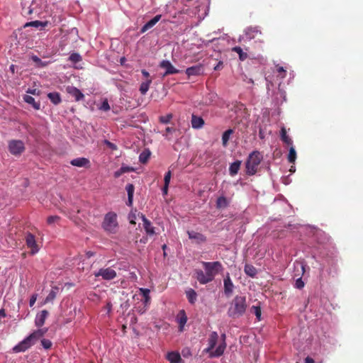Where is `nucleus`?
<instances>
[{
	"label": "nucleus",
	"mask_w": 363,
	"mask_h": 363,
	"mask_svg": "<svg viewBox=\"0 0 363 363\" xmlns=\"http://www.w3.org/2000/svg\"><path fill=\"white\" fill-rule=\"evenodd\" d=\"M201 264L205 272L201 269H196L194 272L195 277L201 284L212 281L215 277L223 270V266L218 261L202 262Z\"/></svg>",
	"instance_id": "obj_1"
},
{
	"label": "nucleus",
	"mask_w": 363,
	"mask_h": 363,
	"mask_svg": "<svg viewBox=\"0 0 363 363\" xmlns=\"http://www.w3.org/2000/svg\"><path fill=\"white\" fill-rule=\"evenodd\" d=\"M246 308V298L245 296H236L228 310V314L233 318H239L245 313Z\"/></svg>",
	"instance_id": "obj_2"
},
{
	"label": "nucleus",
	"mask_w": 363,
	"mask_h": 363,
	"mask_svg": "<svg viewBox=\"0 0 363 363\" xmlns=\"http://www.w3.org/2000/svg\"><path fill=\"white\" fill-rule=\"evenodd\" d=\"M262 160V156L259 151H253L251 152L245 163L246 174L249 176L255 174Z\"/></svg>",
	"instance_id": "obj_3"
},
{
	"label": "nucleus",
	"mask_w": 363,
	"mask_h": 363,
	"mask_svg": "<svg viewBox=\"0 0 363 363\" xmlns=\"http://www.w3.org/2000/svg\"><path fill=\"white\" fill-rule=\"evenodd\" d=\"M102 227L105 231L109 233H116L118 228L117 215L113 212L106 214Z\"/></svg>",
	"instance_id": "obj_4"
},
{
	"label": "nucleus",
	"mask_w": 363,
	"mask_h": 363,
	"mask_svg": "<svg viewBox=\"0 0 363 363\" xmlns=\"http://www.w3.org/2000/svg\"><path fill=\"white\" fill-rule=\"evenodd\" d=\"M9 150L13 155H21L25 150V145L20 140H13L9 143Z\"/></svg>",
	"instance_id": "obj_5"
},
{
	"label": "nucleus",
	"mask_w": 363,
	"mask_h": 363,
	"mask_svg": "<svg viewBox=\"0 0 363 363\" xmlns=\"http://www.w3.org/2000/svg\"><path fill=\"white\" fill-rule=\"evenodd\" d=\"M95 277H101L104 280H112L117 276L116 271L111 267L101 268L94 274Z\"/></svg>",
	"instance_id": "obj_6"
},
{
	"label": "nucleus",
	"mask_w": 363,
	"mask_h": 363,
	"mask_svg": "<svg viewBox=\"0 0 363 363\" xmlns=\"http://www.w3.org/2000/svg\"><path fill=\"white\" fill-rule=\"evenodd\" d=\"M26 244L30 250V254L35 255L39 251V247L36 242L35 237L30 233H27L25 238Z\"/></svg>",
	"instance_id": "obj_7"
},
{
	"label": "nucleus",
	"mask_w": 363,
	"mask_h": 363,
	"mask_svg": "<svg viewBox=\"0 0 363 363\" xmlns=\"http://www.w3.org/2000/svg\"><path fill=\"white\" fill-rule=\"evenodd\" d=\"M33 345V342L29 339L28 337H26L25 339H23L22 341H21L18 345L14 346L12 349L13 352L15 353L18 352H24L26 350H28L29 348H30Z\"/></svg>",
	"instance_id": "obj_8"
},
{
	"label": "nucleus",
	"mask_w": 363,
	"mask_h": 363,
	"mask_svg": "<svg viewBox=\"0 0 363 363\" xmlns=\"http://www.w3.org/2000/svg\"><path fill=\"white\" fill-rule=\"evenodd\" d=\"M48 329L47 328H38V330H34L32 333H30L28 337L31 340L33 345L40 338H42L45 333L48 332Z\"/></svg>",
	"instance_id": "obj_9"
},
{
	"label": "nucleus",
	"mask_w": 363,
	"mask_h": 363,
	"mask_svg": "<svg viewBox=\"0 0 363 363\" xmlns=\"http://www.w3.org/2000/svg\"><path fill=\"white\" fill-rule=\"evenodd\" d=\"M160 67L165 69V72L164 74V76H167L169 74H173L179 73V70L177 69L168 60H162L160 63Z\"/></svg>",
	"instance_id": "obj_10"
},
{
	"label": "nucleus",
	"mask_w": 363,
	"mask_h": 363,
	"mask_svg": "<svg viewBox=\"0 0 363 363\" xmlns=\"http://www.w3.org/2000/svg\"><path fill=\"white\" fill-rule=\"evenodd\" d=\"M66 91L73 96L75 99V101H79L84 99V95L82 93V91L77 89V87H74L73 86H67L66 87Z\"/></svg>",
	"instance_id": "obj_11"
},
{
	"label": "nucleus",
	"mask_w": 363,
	"mask_h": 363,
	"mask_svg": "<svg viewBox=\"0 0 363 363\" xmlns=\"http://www.w3.org/2000/svg\"><path fill=\"white\" fill-rule=\"evenodd\" d=\"M48 315L49 313L47 310H43L39 313H38L35 319V326L40 328L45 324V320Z\"/></svg>",
	"instance_id": "obj_12"
},
{
	"label": "nucleus",
	"mask_w": 363,
	"mask_h": 363,
	"mask_svg": "<svg viewBox=\"0 0 363 363\" xmlns=\"http://www.w3.org/2000/svg\"><path fill=\"white\" fill-rule=\"evenodd\" d=\"M203 67L201 65H197L190 67L186 69V74L189 77L191 76H199L203 73Z\"/></svg>",
	"instance_id": "obj_13"
},
{
	"label": "nucleus",
	"mask_w": 363,
	"mask_h": 363,
	"mask_svg": "<svg viewBox=\"0 0 363 363\" xmlns=\"http://www.w3.org/2000/svg\"><path fill=\"white\" fill-rule=\"evenodd\" d=\"M187 234L189 239L194 240L197 244L203 243L206 241V237L200 233H197L194 230H189L187 231Z\"/></svg>",
	"instance_id": "obj_14"
},
{
	"label": "nucleus",
	"mask_w": 363,
	"mask_h": 363,
	"mask_svg": "<svg viewBox=\"0 0 363 363\" xmlns=\"http://www.w3.org/2000/svg\"><path fill=\"white\" fill-rule=\"evenodd\" d=\"M70 164L78 167H90V161L85 157H78L71 160Z\"/></svg>",
	"instance_id": "obj_15"
},
{
	"label": "nucleus",
	"mask_w": 363,
	"mask_h": 363,
	"mask_svg": "<svg viewBox=\"0 0 363 363\" xmlns=\"http://www.w3.org/2000/svg\"><path fill=\"white\" fill-rule=\"evenodd\" d=\"M218 335L216 332H212L208 338V347L204 350V352L206 353L210 352L216 345L218 342Z\"/></svg>",
	"instance_id": "obj_16"
},
{
	"label": "nucleus",
	"mask_w": 363,
	"mask_h": 363,
	"mask_svg": "<svg viewBox=\"0 0 363 363\" xmlns=\"http://www.w3.org/2000/svg\"><path fill=\"white\" fill-rule=\"evenodd\" d=\"M162 16L160 14L155 16L150 21L147 22L141 28L140 32L142 33L146 32L150 28H152L160 19Z\"/></svg>",
	"instance_id": "obj_17"
},
{
	"label": "nucleus",
	"mask_w": 363,
	"mask_h": 363,
	"mask_svg": "<svg viewBox=\"0 0 363 363\" xmlns=\"http://www.w3.org/2000/svg\"><path fill=\"white\" fill-rule=\"evenodd\" d=\"M142 220L143 222L144 229L146 233L149 235H153L155 232V228L152 225L151 222L146 218L144 215H142Z\"/></svg>",
	"instance_id": "obj_18"
},
{
	"label": "nucleus",
	"mask_w": 363,
	"mask_h": 363,
	"mask_svg": "<svg viewBox=\"0 0 363 363\" xmlns=\"http://www.w3.org/2000/svg\"><path fill=\"white\" fill-rule=\"evenodd\" d=\"M191 123L193 128L199 129L203 126L204 120L201 117L193 114L191 116Z\"/></svg>",
	"instance_id": "obj_19"
},
{
	"label": "nucleus",
	"mask_w": 363,
	"mask_h": 363,
	"mask_svg": "<svg viewBox=\"0 0 363 363\" xmlns=\"http://www.w3.org/2000/svg\"><path fill=\"white\" fill-rule=\"evenodd\" d=\"M167 359L170 363H184L179 353L177 352H168Z\"/></svg>",
	"instance_id": "obj_20"
},
{
	"label": "nucleus",
	"mask_w": 363,
	"mask_h": 363,
	"mask_svg": "<svg viewBox=\"0 0 363 363\" xmlns=\"http://www.w3.org/2000/svg\"><path fill=\"white\" fill-rule=\"evenodd\" d=\"M234 285L229 275L224 279V292L227 296L232 294Z\"/></svg>",
	"instance_id": "obj_21"
},
{
	"label": "nucleus",
	"mask_w": 363,
	"mask_h": 363,
	"mask_svg": "<svg viewBox=\"0 0 363 363\" xmlns=\"http://www.w3.org/2000/svg\"><path fill=\"white\" fill-rule=\"evenodd\" d=\"M23 99L26 103L31 105L34 109L39 110L40 108V102L39 101H35L33 96L26 94L23 96Z\"/></svg>",
	"instance_id": "obj_22"
},
{
	"label": "nucleus",
	"mask_w": 363,
	"mask_h": 363,
	"mask_svg": "<svg viewBox=\"0 0 363 363\" xmlns=\"http://www.w3.org/2000/svg\"><path fill=\"white\" fill-rule=\"evenodd\" d=\"M225 347H226L225 342H223L222 344L218 345V347L216 349L215 351L211 350L210 352H208L209 357L211 358L220 357L223 354Z\"/></svg>",
	"instance_id": "obj_23"
},
{
	"label": "nucleus",
	"mask_w": 363,
	"mask_h": 363,
	"mask_svg": "<svg viewBox=\"0 0 363 363\" xmlns=\"http://www.w3.org/2000/svg\"><path fill=\"white\" fill-rule=\"evenodd\" d=\"M50 24L49 21H33L28 23H26L24 26V27H35V28H40V30H43L45 27L48 26V25Z\"/></svg>",
	"instance_id": "obj_24"
},
{
	"label": "nucleus",
	"mask_w": 363,
	"mask_h": 363,
	"mask_svg": "<svg viewBox=\"0 0 363 363\" xmlns=\"http://www.w3.org/2000/svg\"><path fill=\"white\" fill-rule=\"evenodd\" d=\"M125 190L128 193V206H132L133 199V194L135 191V186L133 184H128L125 186Z\"/></svg>",
	"instance_id": "obj_25"
},
{
	"label": "nucleus",
	"mask_w": 363,
	"mask_h": 363,
	"mask_svg": "<svg viewBox=\"0 0 363 363\" xmlns=\"http://www.w3.org/2000/svg\"><path fill=\"white\" fill-rule=\"evenodd\" d=\"M48 97L54 105H58L62 101L60 93L56 91L48 93Z\"/></svg>",
	"instance_id": "obj_26"
},
{
	"label": "nucleus",
	"mask_w": 363,
	"mask_h": 363,
	"mask_svg": "<svg viewBox=\"0 0 363 363\" xmlns=\"http://www.w3.org/2000/svg\"><path fill=\"white\" fill-rule=\"evenodd\" d=\"M241 161L236 160L235 162L230 164L229 167V173L230 176L233 177L236 175L240 168Z\"/></svg>",
	"instance_id": "obj_27"
},
{
	"label": "nucleus",
	"mask_w": 363,
	"mask_h": 363,
	"mask_svg": "<svg viewBox=\"0 0 363 363\" xmlns=\"http://www.w3.org/2000/svg\"><path fill=\"white\" fill-rule=\"evenodd\" d=\"M244 271L245 274L250 277H255L257 273V269L250 264H246L245 265Z\"/></svg>",
	"instance_id": "obj_28"
},
{
	"label": "nucleus",
	"mask_w": 363,
	"mask_h": 363,
	"mask_svg": "<svg viewBox=\"0 0 363 363\" xmlns=\"http://www.w3.org/2000/svg\"><path fill=\"white\" fill-rule=\"evenodd\" d=\"M281 139L288 145H292L293 141L286 133V130L284 127L281 128Z\"/></svg>",
	"instance_id": "obj_29"
},
{
	"label": "nucleus",
	"mask_w": 363,
	"mask_h": 363,
	"mask_svg": "<svg viewBox=\"0 0 363 363\" xmlns=\"http://www.w3.org/2000/svg\"><path fill=\"white\" fill-rule=\"evenodd\" d=\"M186 295L190 303L194 304L196 302L197 298V294L194 289H190L188 291H186Z\"/></svg>",
	"instance_id": "obj_30"
},
{
	"label": "nucleus",
	"mask_w": 363,
	"mask_h": 363,
	"mask_svg": "<svg viewBox=\"0 0 363 363\" xmlns=\"http://www.w3.org/2000/svg\"><path fill=\"white\" fill-rule=\"evenodd\" d=\"M140 294H142L144 298L143 302L145 303V306H146L149 305L150 303V291L148 289L140 288Z\"/></svg>",
	"instance_id": "obj_31"
},
{
	"label": "nucleus",
	"mask_w": 363,
	"mask_h": 363,
	"mask_svg": "<svg viewBox=\"0 0 363 363\" xmlns=\"http://www.w3.org/2000/svg\"><path fill=\"white\" fill-rule=\"evenodd\" d=\"M57 291H58L57 287L52 288V290L50 291L49 294L45 298L43 303L46 304L49 302L52 301L56 298Z\"/></svg>",
	"instance_id": "obj_32"
},
{
	"label": "nucleus",
	"mask_w": 363,
	"mask_h": 363,
	"mask_svg": "<svg viewBox=\"0 0 363 363\" xmlns=\"http://www.w3.org/2000/svg\"><path fill=\"white\" fill-rule=\"evenodd\" d=\"M179 315H180V316L179 318L178 323L179 324V330H180V331H182L184 325L186 323L187 317H186L185 311L184 310L180 311Z\"/></svg>",
	"instance_id": "obj_33"
},
{
	"label": "nucleus",
	"mask_w": 363,
	"mask_h": 363,
	"mask_svg": "<svg viewBox=\"0 0 363 363\" xmlns=\"http://www.w3.org/2000/svg\"><path fill=\"white\" fill-rule=\"evenodd\" d=\"M151 83L152 79H148L145 82L141 83L140 86V91L143 95L146 94Z\"/></svg>",
	"instance_id": "obj_34"
},
{
	"label": "nucleus",
	"mask_w": 363,
	"mask_h": 363,
	"mask_svg": "<svg viewBox=\"0 0 363 363\" xmlns=\"http://www.w3.org/2000/svg\"><path fill=\"white\" fill-rule=\"evenodd\" d=\"M232 50L239 55V58L241 61L245 60L248 57L247 54L243 52L240 47L235 46L232 48Z\"/></svg>",
	"instance_id": "obj_35"
},
{
	"label": "nucleus",
	"mask_w": 363,
	"mask_h": 363,
	"mask_svg": "<svg viewBox=\"0 0 363 363\" xmlns=\"http://www.w3.org/2000/svg\"><path fill=\"white\" fill-rule=\"evenodd\" d=\"M228 206V201L225 196H220L216 201V207L218 208H224Z\"/></svg>",
	"instance_id": "obj_36"
},
{
	"label": "nucleus",
	"mask_w": 363,
	"mask_h": 363,
	"mask_svg": "<svg viewBox=\"0 0 363 363\" xmlns=\"http://www.w3.org/2000/svg\"><path fill=\"white\" fill-rule=\"evenodd\" d=\"M233 130L232 129H228L225 130L222 135V144L224 147H225L228 143L230 139V136L233 134Z\"/></svg>",
	"instance_id": "obj_37"
},
{
	"label": "nucleus",
	"mask_w": 363,
	"mask_h": 363,
	"mask_svg": "<svg viewBox=\"0 0 363 363\" xmlns=\"http://www.w3.org/2000/svg\"><path fill=\"white\" fill-rule=\"evenodd\" d=\"M32 60L35 63V66L38 68L45 67L47 66L48 62L42 61L38 56L33 55Z\"/></svg>",
	"instance_id": "obj_38"
},
{
	"label": "nucleus",
	"mask_w": 363,
	"mask_h": 363,
	"mask_svg": "<svg viewBox=\"0 0 363 363\" xmlns=\"http://www.w3.org/2000/svg\"><path fill=\"white\" fill-rule=\"evenodd\" d=\"M296 159V152L294 147L291 145L289 149V152L288 155V160L291 163H294Z\"/></svg>",
	"instance_id": "obj_39"
},
{
	"label": "nucleus",
	"mask_w": 363,
	"mask_h": 363,
	"mask_svg": "<svg viewBox=\"0 0 363 363\" xmlns=\"http://www.w3.org/2000/svg\"><path fill=\"white\" fill-rule=\"evenodd\" d=\"M177 131L176 128L173 127H167L165 128L164 132L162 133V135L165 137V138L168 140H172V138L169 136V134L174 133Z\"/></svg>",
	"instance_id": "obj_40"
},
{
	"label": "nucleus",
	"mask_w": 363,
	"mask_h": 363,
	"mask_svg": "<svg viewBox=\"0 0 363 363\" xmlns=\"http://www.w3.org/2000/svg\"><path fill=\"white\" fill-rule=\"evenodd\" d=\"M150 156V152L149 151H143L140 153L139 156V160L141 163H146L149 160Z\"/></svg>",
	"instance_id": "obj_41"
},
{
	"label": "nucleus",
	"mask_w": 363,
	"mask_h": 363,
	"mask_svg": "<svg viewBox=\"0 0 363 363\" xmlns=\"http://www.w3.org/2000/svg\"><path fill=\"white\" fill-rule=\"evenodd\" d=\"M173 116L172 113H169L166 116H162L159 118V121L160 123H164V124H167L169 123L172 118Z\"/></svg>",
	"instance_id": "obj_42"
},
{
	"label": "nucleus",
	"mask_w": 363,
	"mask_h": 363,
	"mask_svg": "<svg viewBox=\"0 0 363 363\" xmlns=\"http://www.w3.org/2000/svg\"><path fill=\"white\" fill-rule=\"evenodd\" d=\"M251 311L255 313V315H256V317L258 319V320H260V317H261V314H262L260 306H252L251 307Z\"/></svg>",
	"instance_id": "obj_43"
},
{
	"label": "nucleus",
	"mask_w": 363,
	"mask_h": 363,
	"mask_svg": "<svg viewBox=\"0 0 363 363\" xmlns=\"http://www.w3.org/2000/svg\"><path fill=\"white\" fill-rule=\"evenodd\" d=\"M41 345L46 350L50 349L52 345V342L48 339H42Z\"/></svg>",
	"instance_id": "obj_44"
},
{
	"label": "nucleus",
	"mask_w": 363,
	"mask_h": 363,
	"mask_svg": "<svg viewBox=\"0 0 363 363\" xmlns=\"http://www.w3.org/2000/svg\"><path fill=\"white\" fill-rule=\"evenodd\" d=\"M60 220V217L58 216H50L47 218V223L48 225L57 222Z\"/></svg>",
	"instance_id": "obj_45"
},
{
	"label": "nucleus",
	"mask_w": 363,
	"mask_h": 363,
	"mask_svg": "<svg viewBox=\"0 0 363 363\" xmlns=\"http://www.w3.org/2000/svg\"><path fill=\"white\" fill-rule=\"evenodd\" d=\"M110 106L108 104V100L106 99L103 101L101 105L99 107L100 110L108 111L110 110Z\"/></svg>",
	"instance_id": "obj_46"
},
{
	"label": "nucleus",
	"mask_w": 363,
	"mask_h": 363,
	"mask_svg": "<svg viewBox=\"0 0 363 363\" xmlns=\"http://www.w3.org/2000/svg\"><path fill=\"white\" fill-rule=\"evenodd\" d=\"M69 60L73 62H78L81 60V57L79 54L77 53H72L70 56H69Z\"/></svg>",
	"instance_id": "obj_47"
},
{
	"label": "nucleus",
	"mask_w": 363,
	"mask_h": 363,
	"mask_svg": "<svg viewBox=\"0 0 363 363\" xmlns=\"http://www.w3.org/2000/svg\"><path fill=\"white\" fill-rule=\"evenodd\" d=\"M171 177H172V173H171V171L169 170L167 172H166V174L164 175V184H166V185L169 184Z\"/></svg>",
	"instance_id": "obj_48"
},
{
	"label": "nucleus",
	"mask_w": 363,
	"mask_h": 363,
	"mask_svg": "<svg viewBox=\"0 0 363 363\" xmlns=\"http://www.w3.org/2000/svg\"><path fill=\"white\" fill-rule=\"evenodd\" d=\"M104 144L108 147H109L110 149H111L112 150H117V145H115L114 143L110 142L109 140H104Z\"/></svg>",
	"instance_id": "obj_49"
},
{
	"label": "nucleus",
	"mask_w": 363,
	"mask_h": 363,
	"mask_svg": "<svg viewBox=\"0 0 363 363\" xmlns=\"http://www.w3.org/2000/svg\"><path fill=\"white\" fill-rule=\"evenodd\" d=\"M277 71L281 74V78H284L286 77V70L283 67L277 65Z\"/></svg>",
	"instance_id": "obj_50"
},
{
	"label": "nucleus",
	"mask_w": 363,
	"mask_h": 363,
	"mask_svg": "<svg viewBox=\"0 0 363 363\" xmlns=\"http://www.w3.org/2000/svg\"><path fill=\"white\" fill-rule=\"evenodd\" d=\"M26 92L34 96H39L40 94V91L37 89H28Z\"/></svg>",
	"instance_id": "obj_51"
},
{
	"label": "nucleus",
	"mask_w": 363,
	"mask_h": 363,
	"mask_svg": "<svg viewBox=\"0 0 363 363\" xmlns=\"http://www.w3.org/2000/svg\"><path fill=\"white\" fill-rule=\"evenodd\" d=\"M295 286L299 289H302L304 286V282L302 281L301 278H298L296 279Z\"/></svg>",
	"instance_id": "obj_52"
},
{
	"label": "nucleus",
	"mask_w": 363,
	"mask_h": 363,
	"mask_svg": "<svg viewBox=\"0 0 363 363\" xmlns=\"http://www.w3.org/2000/svg\"><path fill=\"white\" fill-rule=\"evenodd\" d=\"M38 294H34L30 298L29 305L30 307H33L37 300Z\"/></svg>",
	"instance_id": "obj_53"
},
{
	"label": "nucleus",
	"mask_w": 363,
	"mask_h": 363,
	"mask_svg": "<svg viewBox=\"0 0 363 363\" xmlns=\"http://www.w3.org/2000/svg\"><path fill=\"white\" fill-rule=\"evenodd\" d=\"M223 67V62L220 61L215 67L214 70L218 71L222 69Z\"/></svg>",
	"instance_id": "obj_54"
},
{
	"label": "nucleus",
	"mask_w": 363,
	"mask_h": 363,
	"mask_svg": "<svg viewBox=\"0 0 363 363\" xmlns=\"http://www.w3.org/2000/svg\"><path fill=\"white\" fill-rule=\"evenodd\" d=\"M168 188L169 185L164 184V186L162 188V194L163 195H167L168 193Z\"/></svg>",
	"instance_id": "obj_55"
},
{
	"label": "nucleus",
	"mask_w": 363,
	"mask_h": 363,
	"mask_svg": "<svg viewBox=\"0 0 363 363\" xmlns=\"http://www.w3.org/2000/svg\"><path fill=\"white\" fill-rule=\"evenodd\" d=\"M123 174V171L121 170L120 169L118 170H117L116 172H114V177L116 178H118L121 175Z\"/></svg>",
	"instance_id": "obj_56"
},
{
	"label": "nucleus",
	"mask_w": 363,
	"mask_h": 363,
	"mask_svg": "<svg viewBox=\"0 0 363 363\" xmlns=\"http://www.w3.org/2000/svg\"><path fill=\"white\" fill-rule=\"evenodd\" d=\"M141 72H142L143 75L145 78H147V79H148V78L150 77V74H149V72H148L147 71H146L145 69H143Z\"/></svg>",
	"instance_id": "obj_57"
},
{
	"label": "nucleus",
	"mask_w": 363,
	"mask_h": 363,
	"mask_svg": "<svg viewBox=\"0 0 363 363\" xmlns=\"http://www.w3.org/2000/svg\"><path fill=\"white\" fill-rule=\"evenodd\" d=\"M123 171V174L129 172L131 169L128 167H122L120 168Z\"/></svg>",
	"instance_id": "obj_58"
},
{
	"label": "nucleus",
	"mask_w": 363,
	"mask_h": 363,
	"mask_svg": "<svg viewBox=\"0 0 363 363\" xmlns=\"http://www.w3.org/2000/svg\"><path fill=\"white\" fill-rule=\"evenodd\" d=\"M314 360L310 357H307L306 359H305V363H314Z\"/></svg>",
	"instance_id": "obj_59"
},
{
	"label": "nucleus",
	"mask_w": 363,
	"mask_h": 363,
	"mask_svg": "<svg viewBox=\"0 0 363 363\" xmlns=\"http://www.w3.org/2000/svg\"><path fill=\"white\" fill-rule=\"evenodd\" d=\"M95 255V253L94 252H91V251H88L86 252V255L88 258H90L91 257L94 256Z\"/></svg>",
	"instance_id": "obj_60"
},
{
	"label": "nucleus",
	"mask_w": 363,
	"mask_h": 363,
	"mask_svg": "<svg viewBox=\"0 0 363 363\" xmlns=\"http://www.w3.org/2000/svg\"><path fill=\"white\" fill-rule=\"evenodd\" d=\"M108 312H110L111 311V308H112V304L108 302L107 304H106V306Z\"/></svg>",
	"instance_id": "obj_61"
},
{
	"label": "nucleus",
	"mask_w": 363,
	"mask_h": 363,
	"mask_svg": "<svg viewBox=\"0 0 363 363\" xmlns=\"http://www.w3.org/2000/svg\"><path fill=\"white\" fill-rule=\"evenodd\" d=\"M4 317H6L5 311H4V309H1L0 310V318H4Z\"/></svg>",
	"instance_id": "obj_62"
},
{
	"label": "nucleus",
	"mask_w": 363,
	"mask_h": 363,
	"mask_svg": "<svg viewBox=\"0 0 363 363\" xmlns=\"http://www.w3.org/2000/svg\"><path fill=\"white\" fill-rule=\"evenodd\" d=\"M249 30L252 31V33H260V31H259L257 28H249Z\"/></svg>",
	"instance_id": "obj_63"
},
{
	"label": "nucleus",
	"mask_w": 363,
	"mask_h": 363,
	"mask_svg": "<svg viewBox=\"0 0 363 363\" xmlns=\"http://www.w3.org/2000/svg\"><path fill=\"white\" fill-rule=\"evenodd\" d=\"M10 69L11 71L14 73L15 72V66L13 65H11V67H10Z\"/></svg>",
	"instance_id": "obj_64"
}]
</instances>
